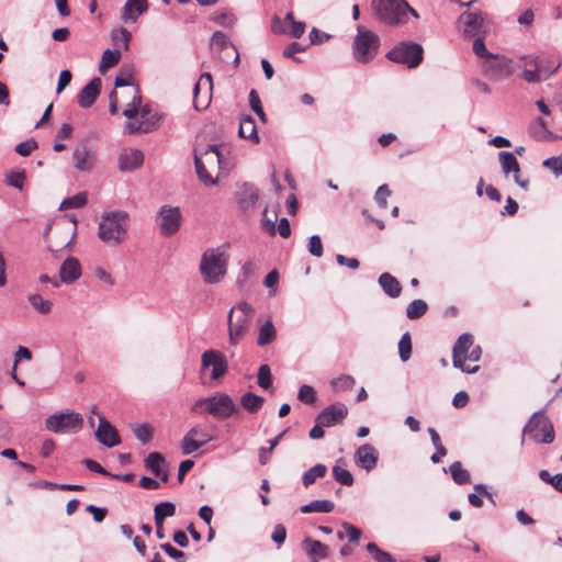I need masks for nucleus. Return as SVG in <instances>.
<instances>
[{"mask_svg": "<svg viewBox=\"0 0 562 562\" xmlns=\"http://www.w3.org/2000/svg\"><path fill=\"white\" fill-rule=\"evenodd\" d=\"M82 425L81 414L70 409L52 414L45 420L46 429L54 434H76L82 428Z\"/></svg>", "mask_w": 562, "mask_h": 562, "instance_id": "nucleus-10", "label": "nucleus"}, {"mask_svg": "<svg viewBox=\"0 0 562 562\" xmlns=\"http://www.w3.org/2000/svg\"><path fill=\"white\" fill-rule=\"evenodd\" d=\"M307 249H308V252L312 255V256H315V257H322L323 256V243H322V239L318 235H312L308 239V245H307Z\"/></svg>", "mask_w": 562, "mask_h": 562, "instance_id": "nucleus-59", "label": "nucleus"}, {"mask_svg": "<svg viewBox=\"0 0 562 562\" xmlns=\"http://www.w3.org/2000/svg\"><path fill=\"white\" fill-rule=\"evenodd\" d=\"M386 58L407 68H416L423 61L424 48L416 42L403 41L386 53Z\"/></svg>", "mask_w": 562, "mask_h": 562, "instance_id": "nucleus-8", "label": "nucleus"}, {"mask_svg": "<svg viewBox=\"0 0 562 562\" xmlns=\"http://www.w3.org/2000/svg\"><path fill=\"white\" fill-rule=\"evenodd\" d=\"M154 513L166 519L175 515L176 506L171 502H162L155 506Z\"/></svg>", "mask_w": 562, "mask_h": 562, "instance_id": "nucleus-58", "label": "nucleus"}, {"mask_svg": "<svg viewBox=\"0 0 562 562\" xmlns=\"http://www.w3.org/2000/svg\"><path fill=\"white\" fill-rule=\"evenodd\" d=\"M372 7L378 19L390 26H398L407 22L412 14L418 19V12L405 0H373Z\"/></svg>", "mask_w": 562, "mask_h": 562, "instance_id": "nucleus-4", "label": "nucleus"}, {"mask_svg": "<svg viewBox=\"0 0 562 562\" xmlns=\"http://www.w3.org/2000/svg\"><path fill=\"white\" fill-rule=\"evenodd\" d=\"M238 134L245 139H249L256 144L259 143L256 122L251 115H244L240 117Z\"/></svg>", "mask_w": 562, "mask_h": 562, "instance_id": "nucleus-31", "label": "nucleus"}, {"mask_svg": "<svg viewBox=\"0 0 562 562\" xmlns=\"http://www.w3.org/2000/svg\"><path fill=\"white\" fill-rule=\"evenodd\" d=\"M498 159H499L502 170L505 175H508L510 172H513V173L520 172V167H519V164H518L514 153L499 151Z\"/></svg>", "mask_w": 562, "mask_h": 562, "instance_id": "nucleus-33", "label": "nucleus"}, {"mask_svg": "<svg viewBox=\"0 0 562 562\" xmlns=\"http://www.w3.org/2000/svg\"><path fill=\"white\" fill-rule=\"evenodd\" d=\"M222 164L223 157L218 145H209L203 151H200L199 148L194 149L195 170L199 179L205 186L217 183Z\"/></svg>", "mask_w": 562, "mask_h": 562, "instance_id": "nucleus-1", "label": "nucleus"}, {"mask_svg": "<svg viewBox=\"0 0 562 562\" xmlns=\"http://www.w3.org/2000/svg\"><path fill=\"white\" fill-rule=\"evenodd\" d=\"M145 467L162 482L168 481L169 472L166 469V459L160 452H150L145 459Z\"/></svg>", "mask_w": 562, "mask_h": 562, "instance_id": "nucleus-26", "label": "nucleus"}, {"mask_svg": "<svg viewBox=\"0 0 562 562\" xmlns=\"http://www.w3.org/2000/svg\"><path fill=\"white\" fill-rule=\"evenodd\" d=\"M38 144L34 138H30L15 146V151L23 157L29 156L33 150L37 148Z\"/></svg>", "mask_w": 562, "mask_h": 562, "instance_id": "nucleus-60", "label": "nucleus"}, {"mask_svg": "<svg viewBox=\"0 0 562 562\" xmlns=\"http://www.w3.org/2000/svg\"><path fill=\"white\" fill-rule=\"evenodd\" d=\"M133 432L138 441L146 445L153 439L154 429L148 424H139L133 428Z\"/></svg>", "mask_w": 562, "mask_h": 562, "instance_id": "nucleus-47", "label": "nucleus"}, {"mask_svg": "<svg viewBox=\"0 0 562 562\" xmlns=\"http://www.w3.org/2000/svg\"><path fill=\"white\" fill-rule=\"evenodd\" d=\"M236 203L239 210L245 214L255 212L256 204L259 200V190L250 183H243L235 192Z\"/></svg>", "mask_w": 562, "mask_h": 562, "instance_id": "nucleus-15", "label": "nucleus"}, {"mask_svg": "<svg viewBox=\"0 0 562 562\" xmlns=\"http://www.w3.org/2000/svg\"><path fill=\"white\" fill-rule=\"evenodd\" d=\"M72 160L79 171H90L95 162L94 154L86 145H80L74 150Z\"/></svg>", "mask_w": 562, "mask_h": 562, "instance_id": "nucleus-28", "label": "nucleus"}, {"mask_svg": "<svg viewBox=\"0 0 562 562\" xmlns=\"http://www.w3.org/2000/svg\"><path fill=\"white\" fill-rule=\"evenodd\" d=\"M367 551L376 562H395V559L389 552L381 550L374 542L367 544Z\"/></svg>", "mask_w": 562, "mask_h": 562, "instance_id": "nucleus-49", "label": "nucleus"}, {"mask_svg": "<svg viewBox=\"0 0 562 562\" xmlns=\"http://www.w3.org/2000/svg\"><path fill=\"white\" fill-rule=\"evenodd\" d=\"M131 98L132 101L128 103L127 108L123 111V115L128 120H133L137 116L138 112L140 113V102L142 97L139 93L138 87L131 88Z\"/></svg>", "mask_w": 562, "mask_h": 562, "instance_id": "nucleus-36", "label": "nucleus"}, {"mask_svg": "<svg viewBox=\"0 0 562 562\" xmlns=\"http://www.w3.org/2000/svg\"><path fill=\"white\" fill-rule=\"evenodd\" d=\"M102 81L99 77H94L91 79L79 92L78 94V104L83 108L88 109L92 106V104L95 102L100 89H101Z\"/></svg>", "mask_w": 562, "mask_h": 562, "instance_id": "nucleus-25", "label": "nucleus"}, {"mask_svg": "<svg viewBox=\"0 0 562 562\" xmlns=\"http://www.w3.org/2000/svg\"><path fill=\"white\" fill-rule=\"evenodd\" d=\"M297 398L305 404H313L316 401V393L312 386L303 384L299 389Z\"/></svg>", "mask_w": 562, "mask_h": 562, "instance_id": "nucleus-57", "label": "nucleus"}, {"mask_svg": "<svg viewBox=\"0 0 562 562\" xmlns=\"http://www.w3.org/2000/svg\"><path fill=\"white\" fill-rule=\"evenodd\" d=\"M540 64L538 67V72L541 75L542 80H546L550 76H552L561 66L560 63H555L548 58H540Z\"/></svg>", "mask_w": 562, "mask_h": 562, "instance_id": "nucleus-46", "label": "nucleus"}, {"mask_svg": "<svg viewBox=\"0 0 562 562\" xmlns=\"http://www.w3.org/2000/svg\"><path fill=\"white\" fill-rule=\"evenodd\" d=\"M160 548L172 559L177 560L178 562H186V553L173 546H171L169 542L162 543Z\"/></svg>", "mask_w": 562, "mask_h": 562, "instance_id": "nucleus-63", "label": "nucleus"}, {"mask_svg": "<svg viewBox=\"0 0 562 562\" xmlns=\"http://www.w3.org/2000/svg\"><path fill=\"white\" fill-rule=\"evenodd\" d=\"M485 71L490 78L494 80H501L510 76L512 67L510 61L504 57L498 58L494 55V58H488L485 65Z\"/></svg>", "mask_w": 562, "mask_h": 562, "instance_id": "nucleus-23", "label": "nucleus"}, {"mask_svg": "<svg viewBox=\"0 0 562 562\" xmlns=\"http://www.w3.org/2000/svg\"><path fill=\"white\" fill-rule=\"evenodd\" d=\"M213 81L212 76L209 72H204L200 76L198 82L194 85V106L195 109L205 108L212 98Z\"/></svg>", "mask_w": 562, "mask_h": 562, "instance_id": "nucleus-18", "label": "nucleus"}, {"mask_svg": "<svg viewBox=\"0 0 562 562\" xmlns=\"http://www.w3.org/2000/svg\"><path fill=\"white\" fill-rule=\"evenodd\" d=\"M156 223L162 236H173L179 232L182 223V213L180 207L168 204L162 205L157 213Z\"/></svg>", "mask_w": 562, "mask_h": 562, "instance_id": "nucleus-12", "label": "nucleus"}, {"mask_svg": "<svg viewBox=\"0 0 562 562\" xmlns=\"http://www.w3.org/2000/svg\"><path fill=\"white\" fill-rule=\"evenodd\" d=\"M326 473L327 467L325 464L317 463L303 473L302 483L305 487H308L314 484L317 479L324 477Z\"/></svg>", "mask_w": 562, "mask_h": 562, "instance_id": "nucleus-35", "label": "nucleus"}, {"mask_svg": "<svg viewBox=\"0 0 562 562\" xmlns=\"http://www.w3.org/2000/svg\"><path fill=\"white\" fill-rule=\"evenodd\" d=\"M128 218V214L121 210L103 213L98 227L99 238L109 246L121 244L127 233Z\"/></svg>", "mask_w": 562, "mask_h": 562, "instance_id": "nucleus-2", "label": "nucleus"}, {"mask_svg": "<svg viewBox=\"0 0 562 562\" xmlns=\"http://www.w3.org/2000/svg\"><path fill=\"white\" fill-rule=\"evenodd\" d=\"M201 369H211V380L223 378L228 371V361L224 353L215 349L205 350L201 356Z\"/></svg>", "mask_w": 562, "mask_h": 562, "instance_id": "nucleus-13", "label": "nucleus"}, {"mask_svg": "<svg viewBox=\"0 0 562 562\" xmlns=\"http://www.w3.org/2000/svg\"><path fill=\"white\" fill-rule=\"evenodd\" d=\"M121 59L120 49H105L99 65V70L103 72L105 69L115 66Z\"/></svg>", "mask_w": 562, "mask_h": 562, "instance_id": "nucleus-41", "label": "nucleus"}, {"mask_svg": "<svg viewBox=\"0 0 562 562\" xmlns=\"http://www.w3.org/2000/svg\"><path fill=\"white\" fill-rule=\"evenodd\" d=\"M390 195L391 190L389 189V187L386 184H382L378 188L374 195V200L380 207L385 209L387 206V198Z\"/></svg>", "mask_w": 562, "mask_h": 562, "instance_id": "nucleus-62", "label": "nucleus"}, {"mask_svg": "<svg viewBox=\"0 0 562 562\" xmlns=\"http://www.w3.org/2000/svg\"><path fill=\"white\" fill-rule=\"evenodd\" d=\"M333 476L341 485L351 486L353 484V476L350 471L340 468L339 465H335L333 468Z\"/></svg>", "mask_w": 562, "mask_h": 562, "instance_id": "nucleus-52", "label": "nucleus"}, {"mask_svg": "<svg viewBox=\"0 0 562 562\" xmlns=\"http://www.w3.org/2000/svg\"><path fill=\"white\" fill-rule=\"evenodd\" d=\"M427 312V303L417 299L412 301L406 307V316L409 319H417Z\"/></svg>", "mask_w": 562, "mask_h": 562, "instance_id": "nucleus-42", "label": "nucleus"}, {"mask_svg": "<svg viewBox=\"0 0 562 562\" xmlns=\"http://www.w3.org/2000/svg\"><path fill=\"white\" fill-rule=\"evenodd\" d=\"M355 378L349 374H342L330 381V385L335 392L349 391L355 386Z\"/></svg>", "mask_w": 562, "mask_h": 562, "instance_id": "nucleus-43", "label": "nucleus"}, {"mask_svg": "<svg viewBox=\"0 0 562 562\" xmlns=\"http://www.w3.org/2000/svg\"><path fill=\"white\" fill-rule=\"evenodd\" d=\"M154 121L151 122V119L147 120L146 122H138V123H135V122H128L126 125H125V130L127 131L128 134H136V133H149V132H153L154 131Z\"/></svg>", "mask_w": 562, "mask_h": 562, "instance_id": "nucleus-51", "label": "nucleus"}, {"mask_svg": "<svg viewBox=\"0 0 562 562\" xmlns=\"http://www.w3.org/2000/svg\"><path fill=\"white\" fill-rule=\"evenodd\" d=\"M473 346V337L472 335L464 333L459 336L456 341L452 350V362L453 367L460 369L462 372L467 373H475L479 371L480 367H465L464 361L467 359V353L469 349Z\"/></svg>", "mask_w": 562, "mask_h": 562, "instance_id": "nucleus-14", "label": "nucleus"}, {"mask_svg": "<svg viewBox=\"0 0 562 562\" xmlns=\"http://www.w3.org/2000/svg\"><path fill=\"white\" fill-rule=\"evenodd\" d=\"M228 257L222 248H211L204 251L200 262V272L209 284L217 283L227 272Z\"/></svg>", "mask_w": 562, "mask_h": 562, "instance_id": "nucleus-6", "label": "nucleus"}, {"mask_svg": "<svg viewBox=\"0 0 562 562\" xmlns=\"http://www.w3.org/2000/svg\"><path fill=\"white\" fill-rule=\"evenodd\" d=\"M24 179H25L24 170H11L5 175L7 186L13 187L18 190L23 189Z\"/></svg>", "mask_w": 562, "mask_h": 562, "instance_id": "nucleus-50", "label": "nucleus"}, {"mask_svg": "<svg viewBox=\"0 0 562 562\" xmlns=\"http://www.w3.org/2000/svg\"><path fill=\"white\" fill-rule=\"evenodd\" d=\"M463 23V32L470 37L484 35L487 31L485 16L482 12H464L460 16Z\"/></svg>", "mask_w": 562, "mask_h": 562, "instance_id": "nucleus-17", "label": "nucleus"}, {"mask_svg": "<svg viewBox=\"0 0 562 562\" xmlns=\"http://www.w3.org/2000/svg\"><path fill=\"white\" fill-rule=\"evenodd\" d=\"M398 355L403 362L408 361L412 356V338L408 331L404 333L398 341Z\"/></svg>", "mask_w": 562, "mask_h": 562, "instance_id": "nucleus-45", "label": "nucleus"}, {"mask_svg": "<svg viewBox=\"0 0 562 562\" xmlns=\"http://www.w3.org/2000/svg\"><path fill=\"white\" fill-rule=\"evenodd\" d=\"M539 477L547 484H551L558 492H562V473H558L555 475H551L549 471L541 470L539 472Z\"/></svg>", "mask_w": 562, "mask_h": 562, "instance_id": "nucleus-53", "label": "nucleus"}, {"mask_svg": "<svg viewBox=\"0 0 562 562\" xmlns=\"http://www.w3.org/2000/svg\"><path fill=\"white\" fill-rule=\"evenodd\" d=\"M198 435H200V429L198 427H192L184 435L181 441V450L183 454H191L203 447L205 443L213 440V437L209 434H201V440H198Z\"/></svg>", "mask_w": 562, "mask_h": 562, "instance_id": "nucleus-21", "label": "nucleus"}, {"mask_svg": "<svg viewBox=\"0 0 562 562\" xmlns=\"http://www.w3.org/2000/svg\"><path fill=\"white\" fill-rule=\"evenodd\" d=\"M27 301L40 314L46 315L52 312L53 303L49 300L44 299L41 294H30L27 296Z\"/></svg>", "mask_w": 562, "mask_h": 562, "instance_id": "nucleus-39", "label": "nucleus"}, {"mask_svg": "<svg viewBox=\"0 0 562 562\" xmlns=\"http://www.w3.org/2000/svg\"><path fill=\"white\" fill-rule=\"evenodd\" d=\"M77 221H59L54 226L48 225L45 233L47 248L52 252H58L68 248L76 235Z\"/></svg>", "mask_w": 562, "mask_h": 562, "instance_id": "nucleus-7", "label": "nucleus"}, {"mask_svg": "<svg viewBox=\"0 0 562 562\" xmlns=\"http://www.w3.org/2000/svg\"><path fill=\"white\" fill-rule=\"evenodd\" d=\"M81 277V265L75 257H67L59 268L61 283L71 284Z\"/></svg>", "mask_w": 562, "mask_h": 562, "instance_id": "nucleus-24", "label": "nucleus"}, {"mask_svg": "<svg viewBox=\"0 0 562 562\" xmlns=\"http://www.w3.org/2000/svg\"><path fill=\"white\" fill-rule=\"evenodd\" d=\"M475 37L476 38L474 40L473 46H472V49H473L474 54L477 57L485 58L486 60L488 58H494V54L488 52L486 46H485V43H484V40H483V35L475 36Z\"/></svg>", "mask_w": 562, "mask_h": 562, "instance_id": "nucleus-55", "label": "nucleus"}, {"mask_svg": "<svg viewBox=\"0 0 562 562\" xmlns=\"http://www.w3.org/2000/svg\"><path fill=\"white\" fill-rule=\"evenodd\" d=\"M302 547L304 551L312 558L314 562L326 559L329 555L328 546L322 543L318 540H314L312 538H305L302 541Z\"/></svg>", "mask_w": 562, "mask_h": 562, "instance_id": "nucleus-29", "label": "nucleus"}, {"mask_svg": "<svg viewBox=\"0 0 562 562\" xmlns=\"http://www.w3.org/2000/svg\"><path fill=\"white\" fill-rule=\"evenodd\" d=\"M97 440L105 447L112 448L121 442L116 429L104 416H99V427L95 431Z\"/></svg>", "mask_w": 562, "mask_h": 562, "instance_id": "nucleus-20", "label": "nucleus"}, {"mask_svg": "<svg viewBox=\"0 0 562 562\" xmlns=\"http://www.w3.org/2000/svg\"><path fill=\"white\" fill-rule=\"evenodd\" d=\"M147 9V0H127L123 7L121 19L125 23H135Z\"/></svg>", "mask_w": 562, "mask_h": 562, "instance_id": "nucleus-27", "label": "nucleus"}, {"mask_svg": "<svg viewBox=\"0 0 562 562\" xmlns=\"http://www.w3.org/2000/svg\"><path fill=\"white\" fill-rule=\"evenodd\" d=\"M522 432L536 442L551 443L554 440L553 425L543 411L532 414Z\"/></svg>", "mask_w": 562, "mask_h": 562, "instance_id": "nucleus-11", "label": "nucleus"}, {"mask_svg": "<svg viewBox=\"0 0 562 562\" xmlns=\"http://www.w3.org/2000/svg\"><path fill=\"white\" fill-rule=\"evenodd\" d=\"M379 460L378 450L369 443L360 446L355 452V462L360 468L368 472L372 471Z\"/></svg>", "mask_w": 562, "mask_h": 562, "instance_id": "nucleus-19", "label": "nucleus"}, {"mask_svg": "<svg viewBox=\"0 0 562 562\" xmlns=\"http://www.w3.org/2000/svg\"><path fill=\"white\" fill-rule=\"evenodd\" d=\"M132 34L125 27H120L117 30H113L111 33V40L113 45L116 47L115 49L127 50Z\"/></svg>", "mask_w": 562, "mask_h": 562, "instance_id": "nucleus-37", "label": "nucleus"}, {"mask_svg": "<svg viewBox=\"0 0 562 562\" xmlns=\"http://www.w3.org/2000/svg\"><path fill=\"white\" fill-rule=\"evenodd\" d=\"M473 488H474V493H471L468 496L469 503L472 506H474L476 508L482 507L483 506V499H482L483 495L492 498V495L488 493L486 485H484V484H475L473 486Z\"/></svg>", "mask_w": 562, "mask_h": 562, "instance_id": "nucleus-44", "label": "nucleus"}, {"mask_svg": "<svg viewBox=\"0 0 562 562\" xmlns=\"http://www.w3.org/2000/svg\"><path fill=\"white\" fill-rule=\"evenodd\" d=\"M191 411L202 415L209 414L216 419L223 420L239 414L240 408L231 395L217 392L212 396L195 401Z\"/></svg>", "mask_w": 562, "mask_h": 562, "instance_id": "nucleus-3", "label": "nucleus"}, {"mask_svg": "<svg viewBox=\"0 0 562 562\" xmlns=\"http://www.w3.org/2000/svg\"><path fill=\"white\" fill-rule=\"evenodd\" d=\"M380 286L383 292L390 297H398L402 292V285L398 280L390 274L389 272H383L378 280Z\"/></svg>", "mask_w": 562, "mask_h": 562, "instance_id": "nucleus-30", "label": "nucleus"}, {"mask_svg": "<svg viewBox=\"0 0 562 562\" xmlns=\"http://www.w3.org/2000/svg\"><path fill=\"white\" fill-rule=\"evenodd\" d=\"M380 46L379 36L370 30L358 26L353 40V56L359 63L367 64L376 55Z\"/></svg>", "mask_w": 562, "mask_h": 562, "instance_id": "nucleus-9", "label": "nucleus"}, {"mask_svg": "<svg viewBox=\"0 0 562 562\" xmlns=\"http://www.w3.org/2000/svg\"><path fill=\"white\" fill-rule=\"evenodd\" d=\"M140 119L142 122H146L148 119L154 121V131L159 126L162 116L158 112H154L148 104L140 106Z\"/></svg>", "mask_w": 562, "mask_h": 562, "instance_id": "nucleus-56", "label": "nucleus"}, {"mask_svg": "<svg viewBox=\"0 0 562 562\" xmlns=\"http://www.w3.org/2000/svg\"><path fill=\"white\" fill-rule=\"evenodd\" d=\"M265 398L251 392H246L240 397V405L249 413H257L263 405Z\"/></svg>", "mask_w": 562, "mask_h": 562, "instance_id": "nucleus-34", "label": "nucleus"}, {"mask_svg": "<svg viewBox=\"0 0 562 562\" xmlns=\"http://www.w3.org/2000/svg\"><path fill=\"white\" fill-rule=\"evenodd\" d=\"M144 162V154L140 149L126 148L119 156V168L123 172L138 169Z\"/></svg>", "mask_w": 562, "mask_h": 562, "instance_id": "nucleus-22", "label": "nucleus"}, {"mask_svg": "<svg viewBox=\"0 0 562 562\" xmlns=\"http://www.w3.org/2000/svg\"><path fill=\"white\" fill-rule=\"evenodd\" d=\"M257 383L261 389H265V390H267L271 386L272 375H271V370L268 364H262L259 367Z\"/></svg>", "mask_w": 562, "mask_h": 562, "instance_id": "nucleus-54", "label": "nucleus"}, {"mask_svg": "<svg viewBox=\"0 0 562 562\" xmlns=\"http://www.w3.org/2000/svg\"><path fill=\"white\" fill-rule=\"evenodd\" d=\"M254 313V307L247 302H239L229 310L227 321L231 345L236 346L247 334Z\"/></svg>", "mask_w": 562, "mask_h": 562, "instance_id": "nucleus-5", "label": "nucleus"}, {"mask_svg": "<svg viewBox=\"0 0 562 562\" xmlns=\"http://www.w3.org/2000/svg\"><path fill=\"white\" fill-rule=\"evenodd\" d=\"M335 508V504L329 499H316L308 504L301 506L300 510L303 514L311 513H331Z\"/></svg>", "mask_w": 562, "mask_h": 562, "instance_id": "nucleus-32", "label": "nucleus"}, {"mask_svg": "<svg viewBox=\"0 0 562 562\" xmlns=\"http://www.w3.org/2000/svg\"><path fill=\"white\" fill-rule=\"evenodd\" d=\"M131 77H132V74L130 71L122 70L121 74H119L115 78L114 87L115 88L126 87L127 93H128V95H131V88L136 87L135 85H133L131 82Z\"/></svg>", "mask_w": 562, "mask_h": 562, "instance_id": "nucleus-61", "label": "nucleus"}, {"mask_svg": "<svg viewBox=\"0 0 562 562\" xmlns=\"http://www.w3.org/2000/svg\"><path fill=\"white\" fill-rule=\"evenodd\" d=\"M277 337V330L271 321H267L259 329L257 344L259 346L269 345Z\"/></svg>", "mask_w": 562, "mask_h": 562, "instance_id": "nucleus-40", "label": "nucleus"}, {"mask_svg": "<svg viewBox=\"0 0 562 562\" xmlns=\"http://www.w3.org/2000/svg\"><path fill=\"white\" fill-rule=\"evenodd\" d=\"M348 415V408L344 403H335L328 405L323 411H321L315 420L323 425L324 427H333L335 425L341 424L344 419Z\"/></svg>", "mask_w": 562, "mask_h": 562, "instance_id": "nucleus-16", "label": "nucleus"}, {"mask_svg": "<svg viewBox=\"0 0 562 562\" xmlns=\"http://www.w3.org/2000/svg\"><path fill=\"white\" fill-rule=\"evenodd\" d=\"M449 472L456 484L463 485L470 483V473L468 470L462 468L460 461H454L453 463H451L449 467Z\"/></svg>", "mask_w": 562, "mask_h": 562, "instance_id": "nucleus-38", "label": "nucleus"}, {"mask_svg": "<svg viewBox=\"0 0 562 562\" xmlns=\"http://www.w3.org/2000/svg\"><path fill=\"white\" fill-rule=\"evenodd\" d=\"M88 196L86 192H79L74 196L65 199L61 204L60 209H79L87 204Z\"/></svg>", "mask_w": 562, "mask_h": 562, "instance_id": "nucleus-48", "label": "nucleus"}, {"mask_svg": "<svg viewBox=\"0 0 562 562\" xmlns=\"http://www.w3.org/2000/svg\"><path fill=\"white\" fill-rule=\"evenodd\" d=\"M543 166L551 169L555 175H562V156L547 158Z\"/></svg>", "mask_w": 562, "mask_h": 562, "instance_id": "nucleus-64", "label": "nucleus"}]
</instances>
